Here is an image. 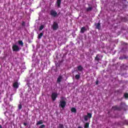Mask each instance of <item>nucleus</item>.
<instances>
[{
    "instance_id": "1",
    "label": "nucleus",
    "mask_w": 128,
    "mask_h": 128,
    "mask_svg": "<svg viewBox=\"0 0 128 128\" xmlns=\"http://www.w3.org/2000/svg\"><path fill=\"white\" fill-rule=\"evenodd\" d=\"M92 118V113H87V115H85L84 116V122H88L89 120H90Z\"/></svg>"
},
{
    "instance_id": "2",
    "label": "nucleus",
    "mask_w": 128,
    "mask_h": 128,
    "mask_svg": "<svg viewBox=\"0 0 128 128\" xmlns=\"http://www.w3.org/2000/svg\"><path fill=\"white\" fill-rule=\"evenodd\" d=\"M50 14L52 16H54V18H56V16H58V12L56 10H52L50 11Z\"/></svg>"
},
{
    "instance_id": "3",
    "label": "nucleus",
    "mask_w": 128,
    "mask_h": 128,
    "mask_svg": "<svg viewBox=\"0 0 128 128\" xmlns=\"http://www.w3.org/2000/svg\"><path fill=\"white\" fill-rule=\"evenodd\" d=\"M52 28L53 30H56L58 28V24L54 22L52 26Z\"/></svg>"
},
{
    "instance_id": "4",
    "label": "nucleus",
    "mask_w": 128,
    "mask_h": 128,
    "mask_svg": "<svg viewBox=\"0 0 128 128\" xmlns=\"http://www.w3.org/2000/svg\"><path fill=\"white\" fill-rule=\"evenodd\" d=\"M66 102L64 100L60 101V104H59V106L62 108H66Z\"/></svg>"
},
{
    "instance_id": "5",
    "label": "nucleus",
    "mask_w": 128,
    "mask_h": 128,
    "mask_svg": "<svg viewBox=\"0 0 128 128\" xmlns=\"http://www.w3.org/2000/svg\"><path fill=\"white\" fill-rule=\"evenodd\" d=\"M13 52H20V48L18 45L14 44L12 47Z\"/></svg>"
},
{
    "instance_id": "6",
    "label": "nucleus",
    "mask_w": 128,
    "mask_h": 128,
    "mask_svg": "<svg viewBox=\"0 0 128 128\" xmlns=\"http://www.w3.org/2000/svg\"><path fill=\"white\" fill-rule=\"evenodd\" d=\"M51 98L52 100L54 101L56 100V98H58V94L56 92L52 93Z\"/></svg>"
},
{
    "instance_id": "7",
    "label": "nucleus",
    "mask_w": 128,
    "mask_h": 128,
    "mask_svg": "<svg viewBox=\"0 0 128 128\" xmlns=\"http://www.w3.org/2000/svg\"><path fill=\"white\" fill-rule=\"evenodd\" d=\"M12 86L14 88H18L20 86V83L18 84V82H15L13 83Z\"/></svg>"
},
{
    "instance_id": "8",
    "label": "nucleus",
    "mask_w": 128,
    "mask_h": 128,
    "mask_svg": "<svg viewBox=\"0 0 128 128\" xmlns=\"http://www.w3.org/2000/svg\"><path fill=\"white\" fill-rule=\"evenodd\" d=\"M112 110H122V108L118 106H116L112 107Z\"/></svg>"
},
{
    "instance_id": "9",
    "label": "nucleus",
    "mask_w": 128,
    "mask_h": 128,
    "mask_svg": "<svg viewBox=\"0 0 128 128\" xmlns=\"http://www.w3.org/2000/svg\"><path fill=\"white\" fill-rule=\"evenodd\" d=\"M94 60H96V62H100V54H97L96 55V56L94 58Z\"/></svg>"
},
{
    "instance_id": "10",
    "label": "nucleus",
    "mask_w": 128,
    "mask_h": 128,
    "mask_svg": "<svg viewBox=\"0 0 128 128\" xmlns=\"http://www.w3.org/2000/svg\"><path fill=\"white\" fill-rule=\"evenodd\" d=\"M62 75H60L57 78V82H58V84H60V82H62Z\"/></svg>"
},
{
    "instance_id": "11",
    "label": "nucleus",
    "mask_w": 128,
    "mask_h": 128,
    "mask_svg": "<svg viewBox=\"0 0 128 128\" xmlns=\"http://www.w3.org/2000/svg\"><path fill=\"white\" fill-rule=\"evenodd\" d=\"M96 28L97 30H100V22H98V24H95Z\"/></svg>"
},
{
    "instance_id": "12",
    "label": "nucleus",
    "mask_w": 128,
    "mask_h": 128,
    "mask_svg": "<svg viewBox=\"0 0 128 128\" xmlns=\"http://www.w3.org/2000/svg\"><path fill=\"white\" fill-rule=\"evenodd\" d=\"M56 4L58 8H60V4H62V0H57Z\"/></svg>"
},
{
    "instance_id": "13",
    "label": "nucleus",
    "mask_w": 128,
    "mask_h": 128,
    "mask_svg": "<svg viewBox=\"0 0 128 128\" xmlns=\"http://www.w3.org/2000/svg\"><path fill=\"white\" fill-rule=\"evenodd\" d=\"M78 70V72H82V70H84V68L81 65L78 66L77 67Z\"/></svg>"
},
{
    "instance_id": "14",
    "label": "nucleus",
    "mask_w": 128,
    "mask_h": 128,
    "mask_svg": "<svg viewBox=\"0 0 128 128\" xmlns=\"http://www.w3.org/2000/svg\"><path fill=\"white\" fill-rule=\"evenodd\" d=\"M86 27H82L80 29V32L82 34H84V32H86Z\"/></svg>"
},
{
    "instance_id": "15",
    "label": "nucleus",
    "mask_w": 128,
    "mask_h": 128,
    "mask_svg": "<svg viewBox=\"0 0 128 128\" xmlns=\"http://www.w3.org/2000/svg\"><path fill=\"white\" fill-rule=\"evenodd\" d=\"M42 36H44V32H40V33L38 35V40H40V38H42Z\"/></svg>"
},
{
    "instance_id": "16",
    "label": "nucleus",
    "mask_w": 128,
    "mask_h": 128,
    "mask_svg": "<svg viewBox=\"0 0 128 128\" xmlns=\"http://www.w3.org/2000/svg\"><path fill=\"white\" fill-rule=\"evenodd\" d=\"M18 43L20 46H24V42H22V40H18Z\"/></svg>"
},
{
    "instance_id": "17",
    "label": "nucleus",
    "mask_w": 128,
    "mask_h": 128,
    "mask_svg": "<svg viewBox=\"0 0 128 128\" xmlns=\"http://www.w3.org/2000/svg\"><path fill=\"white\" fill-rule=\"evenodd\" d=\"M44 124V122H42V120H40L36 123V126H38L40 124Z\"/></svg>"
},
{
    "instance_id": "18",
    "label": "nucleus",
    "mask_w": 128,
    "mask_h": 128,
    "mask_svg": "<svg viewBox=\"0 0 128 128\" xmlns=\"http://www.w3.org/2000/svg\"><path fill=\"white\" fill-rule=\"evenodd\" d=\"M71 112H74L76 114V109L74 108H71Z\"/></svg>"
},
{
    "instance_id": "19",
    "label": "nucleus",
    "mask_w": 128,
    "mask_h": 128,
    "mask_svg": "<svg viewBox=\"0 0 128 128\" xmlns=\"http://www.w3.org/2000/svg\"><path fill=\"white\" fill-rule=\"evenodd\" d=\"M86 12H90L92 10V7H88L86 9Z\"/></svg>"
},
{
    "instance_id": "20",
    "label": "nucleus",
    "mask_w": 128,
    "mask_h": 128,
    "mask_svg": "<svg viewBox=\"0 0 128 128\" xmlns=\"http://www.w3.org/2000/svg\"><path fill=\"white\" fill-rule=\"evenodd\" d=\"M90 126V123L86 122L84 124V128H88Z\"/></svg>"
},
{
    "instance_id": "21",
    "label": "nucleus",
    "mask_w": 128,
    "mask_h": 128,
    "mask_svg": "<svg viewBox=\"0 0 128 128\" xmlns=\"http://www.w3.org/2000/svg\"><path fill=\"white\" fill-rule=\"evenodd\" d=\"M75 78L76 80H78L79 78H80V74H76L75 76Z\"/></svg>"
},
{
    "instance_id": "22",
    "label": "nucleus",
    "mask_w": 128,
    "mask_h": 128,
    "mask_svg": "<svg viewBox=\"0 0 128 128\" xmlns=\"http://www.w3.org/2000/svg\"><path fill=\"white\" fill-rule=\"evenodd\" d=\"M44 25H41L40 27L39 30H44Z\"/></svg>"
},
{
    "instance_id": "23",
    "label": "nucleus",
    "mask_w": 128,
    "mask_h": 128,
    "mask_svg": "<svg viewBox=\"0 0 128 128\" xmlns=\"http://www.w3.org/2000/svg\"><path fill=\"white\" fill-rule=\"evenodd\" d=\"M58 128H64V124H60L58 126Z\"/></svg>"
},
{
    "instance_id": "24",
    "label": "nucleus",
    "mask_w": 128,
    "mask_h": 128,
    "mask_svg": "<svg viewBox=\"0 0 128 128\" xmlns=\"http://www.w3.org/2000/svg\"><path fill=\"white\" fill-rule=\"evenodd\" d=\"M22 26H26V22L24 21H22Z\"/></svg>"
},
{
    "instance_id": "25",
    "label": "nucleus",
    "mask_w": 128,
    "mask_h": 128,
    "mask_svg": "<svg viewBox=\"0 0 128 128\" xmlns=\"http://www.w3.org/2000/svg\"><path fill=\"white\" fill-rule=\"evenodd\" d=\"M124 96L125 98H128V93H125L124 94Z\"/></svg>"
},
{
    "instance_id": "26",
    "label": "nucleus",
    "mask_w": 128,
    "mask_h": 128,
    "mask_svg": "<svg viewBox=\"0 0 128 128\" xmlns=\"http://www.w3.org/2000/svg\"><path fill=\"white\" fill-rule=\"evenodd\" d=\"M18 110H22V104H20L18 106Z\"/></svg>"
},
{
    "instance_id": "27",
    "label": "nucleus",
    "mask_w": 128,
    "mask_h": 128,
    "mask_svg": "<svg viewBox=\"0 0 128 128\" xmlns=\"http://www.w3.org/2000/svg\"><path fill=\"white\" fill-rule=\"evenodd\" d=\"M46 128V125L44 124H42L41 126H40L39 128Z\"/></svg>"
},
{
    "instance_id": "28",
    "label": "nucleus",
    "mask_w": 128,
    "mask_h": 128,
    "mask_svg": "<svg viewBox=\"0 0 128 128\" xmlns=\"http://www.w3.org/2000/svg\"><path fill=\"white\" fill-rule=\"evenodd\" d=\"M96 84H98V80H96Z\"/></svg>"
},
{
    "instance_id": "29",
    "label": "nucleus",
    "mask_w": 128,
    "mask_h": 128,
    "mask_svg": "<svg viewBox=\"0 0 128 128\" xmlns=\"http://www.w3.org/2000/svg\"><path fill=\"white\" fill-rule=\"evenodd\" d=\"M28 124L24 122V126H26V125Z\"/></svg>"
},
{
    "instance_id": "30",
    "label": "nucleus",
    "mask_w": 128,
    "mask_h": 128,
    "mask_svg": "<svg viewBox=\"0 0 128 128\" xmlns=\"http://www.w3.org/2000/svg\"><path fill=\"white\" fill-rule=\"evenodd\" d=\"M10 102H12V98H10Z\"/></svg>"
},
{
    "instance_id": "31",
    "label": "nucleus",
    "mask_w": 128,
    "mask_h": 128,
    "mask_svg": "<svg viewBox=\"0 0 128 128\" xmlns=\"http://www.w3.org/2000/svg\"><path fill=\"white\" fill-rule=\"evenodd\" d=\"M0 128H2V125H0Z\"/></svg>"
},
{
    "instance_id": "32",
    "label": "nucleus",
    "mask_w": 128,
    "mask_h": 128,
    "mask_svg": "<svg viewBox=\"0 0 128 128\" xmlns=\"http://www.w3.org/2000/svg\"><path fill=\"white\" fill-rule=\"evenodd\" d=\"M78 128H82V127L80 126H78Z\"/></svg>"
},
{
    "instance_id": "33",
    "label": "nucleus",
    "mask_w": 128,
    "mask_h": 128,
    "mask_svg": "<svg viewBox=\"0 0 128 128\" xmlns=\"http://www.w3.org/2000/svg\"><path fill=\"white\" fill-rule=\"evenodd\" d=\"M102 58V56H101Z\"/></svg>"
}]
</instances>
